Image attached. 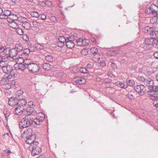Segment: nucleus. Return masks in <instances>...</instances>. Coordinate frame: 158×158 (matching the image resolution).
<instances>
[{
  "label": "nucleus",
  "instance_id": "nucleus-1",
  "mask_svg": "<svg viewBox=\"0 0 158 158\" xmlns=\"http://www.w3.org/2000/svg\"><path fill=\"white\" fill-rule=\"evenodd\" d=\"M34 123V120L33 121L29 116H26L20 121L19 126L20 129H22L29 127Z\"/></svg>",
  "mask_w": 158,
  "mask_h": 158
},
{
  "label": "nucleus",
  "instance_id": "nucleus-2",
  "mask_svg": "<svg viewBox=\"0 0 158 158\" xmlns=\"http://www.w3.org/2000/svg\"><path fill=\"white\" fill-rule=\"evenodd\" d=\"M4 54L5 57H7L12 58L17 56L18 52L16 48H14L10 49L9 48H6V47L5 50L4 51Z\"/></svg>",
  "mask_w": 158,
  "mask_h": 158
},
{
  "label": "nucleus",
  "instance_id": "nucleus-3",
  "mask_svg": "<svg viewBox=\"0 0 158 158\" xmlns=\"http://www.w3.org/2000/svg\"><path fill=\"white\" fill-rule=\"evenodd\" d=\"M147 94L151 99L152 100L157 99H158V86H154L152 90L147 92Z\"/></svg>",
  "mask_w": 158,
  "mask_h": 158
},
{
  "label": "nucleus",
  "instance_id": "nucleus-4",
  "mask_svg": "<svg viewBox=\"0 0 158 158\" xmlns=\"http://www.w3.org/2000/svg\"><path fill=\"white\" fill-rule=\"evenodd\" d=\"M39 143L36 141L35 143L31 144V147L29 148L31 149V155L32 156H35L38 155L41 152V149L38 145Z\"/></svg>",
  "mask_w": 158,
  "mask_h": 158
},
{
  "label": "nucleus",
  "instance_id": "nucleus-5",
  "mask_svg": "<svg viewBox=\"0 0 158 158\" xmlns=\"http://www.w3.org/2000/svg\"><path fill=\"white\" fill-rule=\"evenodd\" d=\"M28 69L29 72L32 73L38 72L40 69V67L39 64L32 63L28 65Z\"/></svg>",
  "mask_w": 158,
  "mask_h": 158
},
{
  "label": "nucleus",
  "instance_id": "nucleus-6",
  "mask_svg": "<svg viewBox=\"0 0 158 158\" xmlns=\"http://www.w3.org/2000/svg\"><path fill=\"white\" fill-rule=\"evenodd\" d=\"M152 36L151 38H147L145 40V44L143 46V48L146 50L149 49L152 46V44L154 39Z\"/></svg>",
  "mask_w": 158,
  "mask_h": 158
},
{
  "label": "nucleus",
  "instance_id": "nucleus-7",
  "mask_svg": "<svg viewBox=\"0 0 158 158\" xmlns=\"http://www.w3.org/2000/svg\"><path fill=\"white\" fill-rule=\"evenodd\" d=\"M45 117V115L43 113H39L38 117L34 119L35 124L37 125L41 124L43 122Z\"/></svg>",
  "mask_w": 158,
  "mask_h": 158
},
{
  "label": "nucleus",
  "instance_id": "nucleus-8",
  "mask_svg": "<svg viewBox=\"0 0 158 158\" xmlns=\"http://www.w3.org/2000/svg\"><path fill=\"white\" fill-rule=\"evenodd\" d=\"M8 58L5 57V55H2V56L0 57V66L2 69L4 67H6L8 65Z\"/></svg>",
  "mask_w": 158,
  "mask_h": 158
},
{
  "label": "nucleus",
  "instance_id": "nucleus-9",
  "mask_svg": "<svg viewBox=\"0 0 158 158\" xmlns=\"http://www.w3.org/2000/svg\"><path fill=\"white\" fill-rule=\"evenodd\" d=\"M32 133V130L31 128H29L26 129L22 134V137L24 138H27L31 136Z\"/></svg>",
  "mask_w": 158,
  "mask_h": 158
},
{
  "label": "nucleus",
  "instance_id": "nucleus-10",
  "mask_svg": "<svg viewBox=\"0 0 158 158\" xmlns=\"http://www.w3.org/2000/svg\"><path fill=\"white\" fill-rule=\"evenodd\" d=\"M144 84L146 86L148 87V89L150 91H152L154 89V87L155 86L153 85L154 84V81L153 80L150 79H146Z\"/></svg>",
  "mask_w": 158,
  "mask_h": 158
},
{
  "label": "nucleus",
  "instance_id": "nucleus-11",
  "mask_svg": "<svg viewBox=\"0 0 158 158\" xmlns=\"http://www.w3.org/2000/svg\"><path fill=\"white\" fill-rule=\"evenodd\" d=\"M144 85L141 84L135 86L134 89L136 92L140 93V95H143L144 94Z\"/></svg>",
  "mask_w": 158,
  "mask_h": 158
},
{
  "label": "nucleus",
  "instance_id": "nucleus-12",
  "mask_svg": "<svg viewBox=\"0 0 158 158\" xmlns=\"http://www.w3.org/2000/svg\"><path fill=\"white\" fill-rule=\"evenodd\" d=\"M69 40L65 43L66 46L69 48H72L74 46V44L73 42L74 39L72 36H69Z\"/></svg>",
  "mask_w": 158,
  "mask_h": 158
},
{
  "label": "nucleus",
  "instance_id": "nucleus-13",
  "mask_svg": "<svg viewBox=\"0 0 158 158\" xmlns=\"http://www.w3.org/2000/svg\"><path fill=\"white\" fill-rule=\"evenodd\" d=\"M18 99L17 98L12 97L8 100V104L11 106H14L18 104Z\"/></svg>",
  "mask_w": 158,
  "mask_h": 158
},
{
  "label": "nucleus",
  "instance_id": "nucleus-14",
  "mask_svg": "<svg viewBox=\"0 0 158 158\" xmlns=\"http://www.w3.org/2000/svg\"><path fill=\"white\" fill-rule=\"evenodd\" d=\"M35 135H32L30 137L28 138L26 140V143L28 144H31V146L30 148H31V144H34L35 143L36 141H35Z\"/></svg>",
  "mask_w": 158,
  "mask_h": 158
},
{
  "label": "nucleus",
  "instance_id": "nucleus-15",
  "mask_svg": "<svg viewBox=\"0 0 158 158\" xmlns=\"http://www.w3.org/2000/svg\"><path fill=\"white\" fill-rule=\"evenodd\" d=\"M14 68L16 70H21L23 71L27 67L23 63H20L15 64L14 65Z\"/></svg>",
  "mask_w": 158,
  "mask_h": 158
},
{
  "label": "nucleus",
  "instance_id": "nucleus-16",
  "mask_svg": "<svg viewBox=\"0 0 158 158\" xmlns=\"http://www.w3.org/2000/svg\"><path fill=\"white\" fill-rule=\"evenodd\" d=\"M73 81H75L76 83L80 85L85 83L86 82V80L84 78L77 77L74 78Z\"/></svg>",
  "mask_w": 158,
  "mask_h": 158
},
{
  "label": "nucleus",
  "instance_id": "nucleus-17",
  "mask_svg": "<svg viewBox=\"0 0 158 158\" xmlns=\"http://www.w3.org/2000/svg\"><path fill=\"white\" fill-rule=\"evenodd\" d=\"M25 110V109L24 108L18 106L15 109L14 113L15 114L19 115L22 114Z\"/></svg>",
  "mask_w": 158,
  "mask_h": 158
},
{
  "label": "nucleus",
  "instance_id": "nucleus-18",
  "mask_svg": "<svg viewBox=\"0 0 158 158\" xmlns=\"http://www.w3.org/2000/svg\"><path fill=\"white\" fill-rule=\"evenodd\" d=\"M18 105L19 107H21L23 108H24L26 110V106L27 105V102L26 100L23 99L20 100H18Z\"/></svg>",
  "mask_w": 158,
  "mask_h": 158
},
{
  "label": "nucleus",
  "instance_id": "nucleus-19",
  "mask_svg": "<svg viewBox=\"0 0 158 158\" xmlns=\"http://www.w3.org/2000/svg\"><path fill=\"white\" fill-rule=\"evenodd\" d=\"M26 116H30L31 115H35L36 114V111L33 108H28L26 110Z\"/></svg>",
  "mask_w": 158,
  "mask_h": 158
},
{
  "label": "nucleus",
  "instance_id": "nucleus-20",
  "mask_svg": "<svg viewBox=\"0 0 158 158\" xmlns=\"http://www.w3.org/2000/svg\"><path fill=\"white\" fill-rule=\"evenodd\" d=\"M2 69L3 72L5 73H8L12 72V67L9 65L6 67H4Z\"/></svg>",
  "mask_w": 158,
  "mask_h": 158
},
{
  "label": "nucleus",
  "instance_id": "nucleus-21",
  "mask_svg": "<svg viewBox=\"0 0 158 158\" xmlns=\"http://www.w3.org/2000/svg\"><path fill=\"white\" fill-rule=\"evenodd\" d=\"M115 84L118 87L123 89H126L127 87V85H125L124 83L120 81H118L116 82Z\"/></svg>",
  "mask_w": 158,
  "mask_h": 158
},
{
  "label": "nucleus",
  "instance_id": "nucleus-22",
  "mask_svg": "<svg viewBox=\"0 0 158 158\" xmlns=\"http://www.w3.org/2000/svg\"><path fill=\"white\" fill-rule=\"evenodd\" d=\"M15 81H13L12 83H11V82H10L8 83H6V84L4 83V84L2 85V86L3 88H5L6 89H10L11 88L10 85H11V84L15 85Z\"/></svg>",
  "mask_w": 158,
  "mask_h": 158
},
{
  "label": "nucleus",
  "instance_id": "nucleus-23",
  "mask_svg": "<svg viewBox=\"0 0 158 158\" xmlns=\"http://www.w3.org/2000/svg\"><path fill=\"white\" fill-rule=\"evenodd\" d=\"M151 9V11H152V13H156L158 11V7L157 5H155L154 4H152L150 6Z\"/></svg>",
  "mask_w": 158,
  "mask_h": 158
},
{
  "label": "nucleus",
  "instance_id": "nucleus-24",
  "mask_svg": "<svg viewBox=\"0 0 158 158\" xmlns=\"http://www.w3.org/2000/svg\"><path fill=\"white\" fill-rule=\"evenodd\" d=\"M69 36L66 37L64 36H60L58 38V40L59 41L65 43L66 42V41L69 40Z\"/></svg>",
  "mask_w": 158,
  "mask_h": 158
},
{
  "label": "nucleus",
  "instance_id": "nucleus-25",
  "mask_svg": "<svg viewBox=\"0 0 158 158\" xmlns=\"http://www.w3.org/2000/svg\"><path fill=\"white\" fill-rule=\"evenodd\" d=\"M150 35L151 36H152L153 39L156 38L158 39V31H152L150 33Z\"/></svg>",
  "mask_w": 158,
  "mask_h": 158
},
{
  "label": "nucleus",
  "instance_id": "nucleus-26",
  "mask_svg": "<svg viewBox=\"0 0 158 158\" xmlns=\"http://www.w3.org/2000/svg\"><path fill=\"white\" fill-rule=\"evenodd\" d=\"M22 26L26 30H29L30 28L31 25V24L27 21L25 23H23Z\"/></svg>",
  "mask_w": 158,
  "mask_h": 158
},
{
  "label": "nucleus",
  "instance_id": "nucleus-27",
  "mask_svg": "<svg viewBox=\"0 0 158 158\" xmlns=\"http://www.w3.org/2000/svg\"><path fill=\"white\" fill-rule=\"evenodd\" d=\"M17 20L19 21V22L22 23V25L23 23H25L26 21H27V19L23 17H19Z\"/></svg>",
  "mask_w": 158,
  "mask_h": 158
},
{
  "label": "nucleus",
  "instance_id": "nucleus-28",
  "mask_svg": "<svg viewBox=\"0 0 158 158\" xmlns=\"http://www.w3.org/2000/svg\"><path fill=\"white\" fill-rule=\"evenodd\" d=\"M0 43V57L2 56V55H4V51L5 50L6 46H2Z\"/></svg>",
  "mask_w": 158,
  "mask_h": 158
},
{
  "label": "nucleus",
  "instance_id": "nucleus-29",
  "mask_svg": "<svg viewBox=\"0 0 158 158\" xmlns=\"http://www.w3.org/2000/svg\"><path fill=\"white\" fill-rule=\"evenodd\" d=\"M51 66V65L47 63H44L43 65V69L47 70H48L50 69Z\"/></svg>",
  "mask_w": 158,
  "mask_h": 158
},
{
  "label": "nucleus",
  "instance_id": "nucleus-30",
  "mask_svg": "<svg viewBox=\"0 0 158 158\" xmlns=\"http://www.w3.org/2000/svg\"><path fill=\"white\" fill-rule=\"evenodd\" d=\"M3 114L5 117L6 120L7 121L8 118L10 115V112L7 109H4L3 110Z\"/></svg>",
  "mask_w": 158,
  "mask_h": 158
},
{
  "label": "nucleus",
  "instance_id": "nucleus-31",
  "mask_svg": "<svg viewBox=\"0 0 158 158\" xmlns=\"http://www.w3.org/2000/svg\"><path fill=\"white\" fill-rule=\"evenodd\" d=\"M15 47L18 52H21L23 50V47L21 44H16Z\"/></svg>",
  "mask_w": 158,
  "mask_h": 158
},
{
  "label": "nucleus",
  "instance_id": "nucleus-32",
  "mask_svg": "<svg viewBox=\"0 0 158 158\" xmlns=\"http://www.w3.org/2000/svg\"><path fill=\"white\" fill-rule=\"evenodd\" d=\"M53 57L51 55H48L45 56V59L48 62H52L53 60Z\"/></svg>",
  "mask_w": 158,
  "mask_h": 158
},
{
  "label": "nucleus",
  "instance_id": "nucleus-33",
  "mask_svg": "<svg viewBox=\"0 0 158 158\" xmlns=\"http://www.w3.org/2000/svg\"><path fill=\"white\" fill-rule=\"evenodd\" d=\"M31 60L29 59H26L24 60L23 64L26 65L27 69H28V65L30 64H31L32 63L31 62Z\"/></svg>",
  "mask_w": 158,
  "mask_h": 158
},
{
  "label": "nucleus",
  "instance_id": "nucleus-34",
  "mask_svg": "<svg viewBox=\"0 0 158 158\" xmlns=\"http://www.w3.org/2000/svg\"><path fill=\"white\" fill-rule=\"evenodd\" d=\"M79 70L81 73L85 74L89 72L88 69L85 68H81Z\"/></svg>",
  "mask_w": 158,
  "mask_h": 158
},
{
  "label": "nucleus",
  "instance_id": "nucleus-35",
  "mask_svg": "<svg viewBox=\"0 0 158 158\" xmlns=\"http://www.w3.org/2000/svg\"><path fill=\"white\" fill-rule=\"evenodd\" d=\"M152 44V46L158 49V40L156 39H154Z\"/></svg>",
  "mask_w": 158,
  "mask_h": 158
},
{
  "label": "nucleus",
  "instance_id": "nucleus-36",
  "mask_svg": "<svg viewBox=\"0 0 158 158\" xmlns=\"http://www.w3.org/2000/svg\"><path fill=\"white\" fill-rule=\"evenodd\" d=\"M89 40L86 39H82L81 40V46H85L88 44L89 43Z\"/></svg>",
  "mask_w": 158,
  "mask_h": 158
},
{
  "label": "nucleus",
  "instance_id": "nucleus-37",
  "mask_svg": "<svg viewBox=\"0 0 158 158\" xmlns=\"http://www.w3.org/2000/svg\"><path fill=\"white\" fill-rule=\"evenodd\" d=\"M9 17L11 19H12V20L13 19L14 21L17 20L19 17H17L16 15L13 14H11Z\"/></svg>",
  "mask_w": 158,
  "mask_h": 158
},
{
  "label": "nucleus",
  "instance_id": "nucleus-38",
  "mask_svg": "<svg viewBox=\"0 0 158 158\" xmlns=\"http://www.w3.org/2000/svg\"><path fill=\"white\" fill-rule=\"evenodd\" d=\"M157 21V18L156 16H154L150 19V22L153 24L156 23Z\"/></svg>",
  "mask_w": 158,
  "mask_h": 158
},
{
  "label": "nucleus",
  "instance_id": "nucleus-39",
  "mask_svg": "<svg viewBox=\"0 0 158 158\" xmlns=\"http://www.w3.org/2000/svg\"><path fill=\"white\" fill-rule=\"evenodd\" d=\"M32 23V25L34 27H37L39 25V23L36 20H33L31 21Z\"/></svg>",
  "mask_w": 158,
  "mask_h": 158
},
{
  "label": "nucleus",
  "instance_id": "nucleus-40",
  "mask_svg": "<svg viewBox=\"0 0 158 158\" xmlns=\"http://www.w3.org/2000/svg\"><path fill=\"white\" fill-rule=\"evenodd\" d=\"M127 84L130 86H132L135 84V82L133 80H129L127 81Z\"/></svg>",
  "mask_w": 158,
  "mask_h": 158
},
{
  "label": "nucleus",
  "instance_id": "nucleus-41",
  "mask_svg": "<svg viewBox=\"0 0 158 158\" xmlns=\"http://www.w3.org/2000/svg\"><path fill=\"white\" fill-rule=\"evenodd\" d=\"M3 13L6 18L9 17L11 14L10 11L9 10H6L4 11Z\"/></svg>",
  "mask_w": 158,
  "mask_h": 158
},
{
  "label": "nucleus",
  "instance_id": "nucleus-42",
  "mask_svg": "<svg viewBox=\"0 0 158 158\" xmlns=\"http://www.w3.org/2000/svg\"><path fill=\"white\" fill-rule=\"evenodd\" d=\"M31 15L32 17L35 18H37L39 16L38 12L36 11L32 12Z\"/></svg>",
  "mask_w": 158,
  "mask_h": 158
},
{
  "label": "nucleus",
  "instance_id": "nucleus-43",
  "mask_svg": "<svg viewBox=\"0 0 158 158\" xmlns=\"http://www.w3.org/2000/svg\"><path fill=\"white\" fill-rule=\"evenodd\" d=\"M90 51L92 53L94 54L97 53L98 51V50L97 48L94 47L91 48Z\"/></svg>",
  "mask_w": 158,
  "mask_h": 158
},
{
  "label": "nucleus",
  "instance_id": "nucleus-44",
  "mask_svg": "<svg viewBox=\"0 0 158 158\" xmlns=\"http://www.w3.org/2000/svg\"><path fill=\"white\" fill-rule=\"evenodd\" d=\"M81 53L82 55L85 56L88 54V51L87 49L85 48L83 49L81 51Z\"/></svg>",
  "mask_w": 158,
  "mask_h": 158
},
{
  "label": "nucleus",
  "instance_id": "nucleus-45",
  "mask_svg": "<svg viewBox=\"0 0 158 158\" xmlns=\"http://www.w3.org/2000/svg\"><path fill=\"white\" fill-rule=\"evenodd\" d=\"M98 62H100L99 65L103 67L105 65L106 63L104 61H101L100 60V58H98Z\"/></svg>",
  "mask_w": 158,
  "mask_h": 158
},
{
  "label": "nucleus",
  "instance_id": "nucleus-46",
  "mask_svg": "<svg viewBox=\"0 0 158 158\" xmlns=\"http://www.w3.org/2000/svg\"><path fill=\"white\" fill-rule=\"evenodd\" d=\"M145 12L147 14H153L152 13V11H151V9L150 8V7L149 8H147L146 9Z\"/></svg>",
  "mask_w": 158,
  "mask_h": 158
},
{
  "label": "nucleus",
  "instance_id": "nucleus-47",
  "mask_svg": "<svg viewBox=\"0 0 158 158\" xmlns=\"http://www.w3.org/2000/svg\"><path fill=\"white\" fill-rule=\"evenodd\" d=\"M30 52V50L28 48L24 49L23 51V53L24 54L28 55Z\"/></svg>",
  "mask_w": 158,
  "mask_h": 158
},
{
  "label": "nucleus",
  "instance_id": "nucleus-48",
  "mask_svg": "<svg viewBox=\"0 0 158 158\" xmlns=\"http://www.w3.org/2000/svg\"><path fill=\"white\" fill-rule=\"evenodd\" d=\"M17 32L19 35H22L23 34V31L20 28H18L16 30Z\"/></svg>",
  "mask_w": 158,
  "mask_h": 158
},
{
  "label": "nucleus",
  "instance_id": "nucleus-49",
  "mask_svg": "<svg viewBox=\"0 0 158 158\" xmlns=\"http://www.w3.org/2000/svg\"><path fill=\"white\" fill-rule=\"evenodd\" d=\"M155 100L153 102V105L156 107V110L158 111V99Z\"/></svg>",
  "mask_w": 158,
  "mask_h": 158
},
{
  "label": "nucleus",
  "instance_id": "nucleus-50",
  "mask_svg": "<svg viewBox=\"0 0 158 158\" xmlns=\"http://www.w3.org/2000/svg\"><path fill=\"white\" fill-rule=\"evenodd\" d=\"M27 105L29 106V108H33L34 107V103L33 102L31 101L28 102Z\"/></svg>",
  "mask_w": 158,
  "mask_h": 158
},
{
  "label": "nucleus",
  "instance_id": "nucleus-51",
  "mask_svg": "<svg viewBox=\"0 0 158 158\" xmlns=\"http://www.w3.org/2000/svg\"><path fill=\"white\" fill-rule=\"evenodd\" d=\"M81 40L82 39L81 38H79L77 40L76 42L78 46H81Z\"/></svg>",
  "mask_w": 158,
  "mask_h": 158
},
{
  "label": "nucleus",
  "instance_id": "nucleus-52",
  "mask_svg": "<svg viewBox=\"0 0 158 158\" xmlns=\"http://www.w3.org/2000/svg\"><path fill=\"white\" fill-rule=\"evenodd\" d=\"M111 56H114L117 53V51H110L109 52Z\"/></svg>",
  "mask_w": 158,
  "mask_h": 158
},
{
  "label": "nucleus",
  "instance_id": "nucleus-53",
  "mask_svg": "<svg viewBox=\"0 0 158 158\" xmlns=\"http://www.w3.org/2000/svg\"><path fill=\"white\" fill-rule=\"evenodd\" d=\"M139 79L141 81L143 82V83L144 82V81L146 80L147 79H145L144 77L141 76H139L138 77Z\"/></svg>",
  "mask_w": 158,
  "mask_h": 158
},
{
  "label": "nucleus",
  "instance_id": "nucleus-54",
  "mask_svg": "<svg viewBox=\"0 0 158 158\" xmlns=\"http://www.w3.org/2000/svg\"><path fill=\"white\" fill-rule=\"evenodd\" d=\"M64 43H62L60 41H59L57 43V45L59 47H63L64 45Z\"/></svg>",
  "mask_w": 158,
  "mask_h": 158
},
{
  "label": "nucleus",
  "instance_id": "nucleus-55",
  "mask_svg": "<svg viewBox=\"0 0 158 158\" xmlns=\"http://www.w3.org/2000/svg\"><path fill=\"white\" fill-rule=\"evenodd\" d=\"M36 47L39 50H42L44 49V47L40 44H38Z\"/></svg>",
  "mask_w": 158,
  "mask_h": 158
},
{
  "label": "nucleus",
  "instance_id": "nucleus-56",
  "mask_svg": "<svg viewBox=\"0 0 158 158\" xmlns=\"http://www.w3.org/2000/svg\"><path fill=\"white\" fill-rule=\"evenodd\" d=\"M11 25H13V27H12L13 28H16L18 27L17 24L14 21L11 23Z\"/></svg>",
  "mask_w": 158,
  "mask_h": 158
},
{
  "label": "nucleus",
  "instance_id": "nucleus-57",
  "mask_svg": "<svg viewBox=\"0 0 158 158\" xmlns=\"http://www.w3.org/2000/svg\"><path fill=\"white\" fill-rule=\"evenodd\" d=\"M127 97L128 98L130 99H132L134 98V97L133 96V95L131 94H127Z\"/></svg>",
  "mask_w": 158,
  "mask_h": 158
},
{
  "label": "nucleus",
  "instance_id": "nucleus-58",
  "mask_svg": "<svg viewBox=\"0 0 158 158\" xmlns=\"http://www.w3.org/2000/svg\"><path fill=\"white\" fill-rule=\"evenodd\" d=\"M6 18L7 19V21L9 23H12L14 21L13 19L12 20V19H11L10 17H7Z\"/></svg>",
  "mask_w": 158,
  "mask_h": 158
},
{
  "label": "nucleus",
  "instance_id": "nucleus-59",
  "mask_svg": "<svg viewBox=\"0 0 158 158\" xmlns=\"http://www.w3.org/2000/svg\"><path fill=\"white\" fill-rule=\"evenodd\" d=\"M87 67L88 69H90L92 68L93 65L90 64H87Z\"/></svg>",
  "mask_w": 158,
  "mask_h": 158
},
{
  "label": "nucleus",
  "instance_id": "nucleus-60",
  "mask_svg": "<svg viewBox=\"0 0 158 158\" xmlns=\"http://www.w3.org/2000/svg\"><path fill=\"white\" fill-rule=\"evenodd\" d=\"M46 18V16L44 14H42L41 15L40 18L41 19L44 20Z\"/></svg>",
  "mask_w": 158,
  "mask_h": 158
},
{
  "label": "nucleus",
  "instance_id": "nucleus-61",
  "mask_svg": "<svg viewBox=\"0 0 158 158\" xmlns=\"http://www.w3.org/2000/svg\"><path fill=\"white\" fill-rule=\"evenodd\" d=\"M111 66L114 69L117 68V66L114 63H112L111 64Z\"/></svg>",
  "mask_w": 158,
  "mask_h": 158
},
{
  "label": "nucleus",
  "instance_id": "nucleus-62",
  "mask_svg": "<svg viewBox=\"0 0 158 158\" xmlns=\"http://www.w3.org/2000/svg\"><path fill=\"white\" fill-rule=\"evenodd\" d=\"M9 77L8 76H6V77H4V78L2 79V82H3V81H6H6L7 80H8V78H9Z\"/></svg>",
  "mask_w": 158,
  "mask_h": 158
},
{
  "label": "nucleus",
  "instance_id": "nucleus-63",
  "mask_svg": "<svg viewBox=\"0 0 158 158\" xmlns=\"http://www.w3.org/2000/svg\"><path fill=\"white\" fill-rule=\"evenodd\" d=\"M23 91L22 90H20L17 91V94H19V95H22V94H23Z\"/></svg>",
  "mask_w": 158,
  "mask_h": 158
},
{
  "label": "nucleus",
  "instance_id": "nucleus-64",
  "mask_svg": "<svg viewBox=\"0 0 158 158\" xmlns=\"http://www.w3.org/2000/svg\"><path fill=\"white\" fill-rule=\"evenodd\" d=\"M153 55L155 58L158 59V52H156L154 53L153 54Z\"/></svg>",
  "mask_w": 158,
  "mask_h": 158
}]
</instances>
